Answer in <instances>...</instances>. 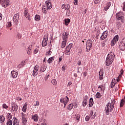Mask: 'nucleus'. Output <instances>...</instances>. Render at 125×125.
<instances>
[{
  "label": "nucleus",
  "instance_id": "1",
  "mask_svg": "<svg viewBox=\"0 0 125 125\" xmlns=\"http://www.w3.org/2000/svg\"><path fill=\"white\" fill-rule=\"evenodd\" d=\"M115 59V54L113 51H110V53L107 55L105 60V64L107 66H110Z\"/></svg>",
  "mask_w": 125,
  "mask_h": 125
},
{
  "label": "nucleus",
  "instance_id": "2",
  "mask_svg": "<svg viewBox=\"0 0 125 125\" xmlns=\"http://www.w3.org/2000/svg\"><path fill=\"white\" fill-rule=\"evenodd\" d=\"M113 109H114V106L111 105L110 103H108L105 108L106 115H109V112L113 111Z\"/></svg>",
  "mask_w": 125,
  "mask_h": 125
},
{
  "label": "nucleus",
  "instance_id": "3",
  "mask_svg": "<svg viewBox=\"0 0 125 125\" xmlns=\"http://www.w3.org/2000/svg\"><path fill=\"white\" fill-rule=\"evenodd\" d=\"M116 17L117 20L121 21L122 23L125 22V17L124 16V13L123 12H119L116 14Z\"/></svg>",
  "mask_w": 125,
  "mask_h": 125
},
{
  "label": "nucleus",
  "instance_id": "4",
  "mask_svg": "<svg viewBox=\"0 0 125 125\" xmlns=\"http://www.w3.org/2000/svg\"><path fill=\"white\" fill-rule=\"evenodd\" d=\"M92 40H88L86 42V50L87 52H89L90 51V49L92 47Z\"/></svg>",
  "mask_w": 125,
  "mask_h": 125
},
{
  "label": "nucleus",
  "instance_id": "5",
  "mask_svg": "<svg viewBox=\"0 0 125 125\" xmlns=\"http://www.w3.org/2000/svg\"><path fill=\"white\" fill-rule=\"evenodd\" d=\"M69 100V98H68L67 96H65L63 98L60 99V102L64 104L63 108L66 107V105H67V103H68Z\"/></svg>",
  "mask_w": 125,
  "mask_h": 125
},
{
  "label": "nucleus",
  "instance_id": "6",
  "mask_svg": "<svg viewBox=\"0 0 125 125\" xmlns=\"http://www.w3.org/2000/svg\"><path fill=\"white\" fill-rule=\"evenodd\" d=\"M0 4L3 7H7L9 5V0H0Z\"/></svg>",
  "mask_w": 125,
  "mask_h": 125
},
{
  "label": "nucleus",
  "instance_id": "7",
  "mask_svg": "<svg viewBox=\"0 0 125 125\" xmlns=\"http://www.w3.org/2000/svg\"><path fill=\"white\" fill-rule=\"evenodd\" d=\"M48 41V36L45 35L43 38V41L42 42V46H46L47 45V42Z\"/></svg>",
  "mask_w": 125,
  "mask_h": 125
},
{
  "label": "nucleus",
  "instance_id": "8",
  "mask_svg": "<svg viewBox=\"0 0 125 125\" xmlns=\"http://www.w3.org/2000/svg\"><path fill=\"white\" fill-rule=\"evenodd\" d=\"M18 110V105L14 102L11 103V112L16 111Z\"/></svg>",
  "mask_w": 125,
  "mask_h": 125
},
{
  "label": "nucleus",
  "instance_id": "9",
  "mask_svg": "<svg viewBox=\"0 0 125 125\" xmlns=\"http://www.w3.org/2000/svg\"><path fill=\"white\" fill-rule=\"evenodd\" d=\"M119 41V35H116L111 41V46H114V44L117 43V42Z\"/></svg>",
  "mask_w": 125,
  "mask_h": 125
},
{
  "label": "nucleus",
  "instance_id": "10",
  "mask_svg": "<svg viewBox=\"0 0 125 125\" xmlns=\"http://www.w3.org/2000/svg\"><path fill=\"white\" fill-rule=\"evenodd\" d=\"M21 115L22 124L23 125H25L27 123V115L23 112L21 113Z\"/></svg>",
  "mask_w": 125,
  "mask_h": 125
},
{
  "label": "nucleus",
  "instance_id": "11",
  "mask_svg": "<svg viewBox=\"0 0 125 125\" xmlns=\"http://www.w3.org/2000/svg\"><path fill=\"white\" fill-rule=\"evenodd\" d=\"M120 48L121 50H125V38L123 39V40L120 42L119 44Z\"/></svg>",
  "mask_w": 125,
  "mask_h": 125
},
{
  "label": "nucleus",
  "instance_id": "12",
  "mask_svg": "<svg viewBox=\"0 0 125 125\" xmlns=\"http://www.w3.org/2000/svg\"><path fill=\"white\" fill-rule=\"evenodd\" d=\"M65 10H66V16H70L71 15V11L70 10V5L67 4L65 5Z\"/></svg>",
  "mask_w": 125,
  "mask_h": 125
},
{
  "label": "nucleus",
  "instance_id": "13",
  "mask_svg": "<svg viewBox=\"0 0 125 125\" xmlns=\"http://www.w3.org/2000/svg\"><path fill=\"white\" fill-rule=\"evenodd\" d=\"M72 119H76L77 123H79L80 122V119H81V114H76L74 115H72L71 116Z\"/></svg>",
  "mask_w": 125,
  "mask_h": 125
},
{
  "label": "nucleus",
  "instance_id": "14",
  "mask_svg": "<svg viewBox=\"0 0 125 125\" xmlns=\"http://www.w3.org/2000/svg\"><path fill=\"white\" fill-rule=\"evenodd\" d=\"M19 21V13H17L14 15L13 17V21L16 24H18V21Z\"/></svg>",
  "mask_w": 125,
  "mask_h": 125
},
{
  "label": "nucleus",
  "instance_id": "15",
  "mask_svg": "<svg viewBox=\"0 0 125 125\" xmlns=\"http://www.w3.org/2000/svg\"><path fill=\"white\" fill-rule=\"evenodd\" d=\"M38 71H39V66L36 65L34 67V69L33 70V73L32 74L33 77H36V76L38 75V74L39 73L38 72Z\"/></svg>",
  "mask_w": 125,
  "mask_h": 125
},
{
  "label": "nucleus",
  "instance_id": "16",
  "mask_svg": "<svg viewBox=\"0 0 125 125\" xmlns=\"http://www.w3.org/2000/svg\"><path fill=\"white\" fill-rule=\"evenodd\" d=\"M107 37H108V31H105L103 32L100 39L101 40H102L103 41H104V40H105V39H106Z\"/></svg>",
  "mask_w": 125,
  "mask_h": 125
},
{
  "label": "nucleus",
  "instance_id": "17",
  "mask_svg": "<svg viewBox=\"0 0 125 125\" xmlns=\"http://www.w3.org/2000/svg\"><path fill=\"white\" fill-rule=\"evenodd\" d=\"M11 74L13 79H16V78H17V76H18V72L17 71H12Z\"/></svg>",
  "mask_w": 125,
  "mask_h": 125
},
{
  "label": "nucleus",
  "instance_id": "18",
  "mask_svg": "<svg viewBox=\"0 0 125 125\" xmlns=\"http://www.w3.org/2000/svg\"><path fill=\"white\" fill-rule=\"evenodd\" d=\"M99 75L100 76V80H103V75H104V71L103 69H101L99 71Z\"/></svg>",
  "mask_w": 125,
  "mask_h": 125
},
{
  "label": "nucleus",
  "instance_id": "19",
  "mask_svg": "<svg viewBox=\"0 0 125 125\" xmlns=\"http://www.w3.org/2000/svg\"><path fill=\"white\" fill-rule=\"evenodd\" d=\"M13 125H19V120L16 118L13 119Z\"/></svg>",
  "mask_w": 125,
  "mask_h": 125
},
{
  "label": "nucleus",
  "instance_id": "20",
  "mask_svg": "<svg viewBox=\"0 0 125 125\" xmlns=\"http://www.w3.org/2000/svg\"><path fill=\"white\" fill-rule=\"evenodd\" d=\"M68 35L69 34H68V33H67L65 32L62 33V38L63 39V41H67V38H68Z\"/></svg>",
  "mask_w": 125,
  "mask_h": 125
},
{
  "label": "nucleus",
  "instance_id": "21",
  "mask_svg": "<svg viewBox=\"0 0 125 125\" xmlns=\"http://www.w3.org/2000/svg\"><path fill=\"white\" fill-rule=\"evenodd\" d=\"M117 83V82H116V79H113L112 80L111 84L110 85L111 88H114L115 85Z\"/></svg>",
  "mask_w": 125,
  "mask_h": 125
},
{
  "label": "nucleus",
  "instance_id": "22",
  "mask_svg": "<svg viewBox=\"0 0 125 125\" xmlns=\"http://www.w3.org/2000/svg\"><path fill=\"white\" fill-rule=\"evenodd\" d=\"M32 119L34 121V122H38L39 121V116L38 114H35L32 116Z\"/></svg>",
  "mask_w": 125,
  "mask_h": 125
},
{
  "label": "nucleus",
  "instance_id": "23",
  "mask_svg": "<svg viewBox=\"0 0 125 125\" xmlns=\"http://www.w3.org/2000/svg\"><path fill=\"white\" fill-rule=\"evenodd\" d=\"M45 3L46 4V6L47 9H51V8H52V5H51V3L48 2V1H46L45 2Z\"/></svg>",
  "mask_w": 125,
  "mask_h": 125
},
{
  "label": "nucleus",
  "instance_id": "24",
  "mask_svg": "<svg viewBox=\"0 0 125 125\" xmlns=\"http://www.w3.org/2000/svg\"><path fill=\"white\" fill-rule=\"evenodd\" d=\"M72 50L71 49V48H68V47H66L65 51V54H66V55H70V51Z\"/></svg>",
  "mask_w": 125,
  "mask_h": 125
},
{
  "label": "nucleus",
  "instance_id": "25",
  "mask_svg": "<svg viewBox=\"0 0 125 125\" xmlns=\"http://www.w3.org/2000/svg\"><path fill=\"white\" fill-rule=\"evenodd\" d=\"M27 106H28V103H25L22 109V111L24 112V113H26V111H27Z\"/></svg>",
  "mask_w": 125,
  "mask_h": 125
},
{
  "label": "nucleus",
  "instance_id": "26",
  "mask_svg": "<svg viewBox=\"0 0 125 125\" xmlns=\"http://www.w3.org/2000/svg\"><path fill=\"white\" fill-rule=\"evenodd\" d=\"M94 103L93 102V99L92 98H90L89 100V107H92V106H93Z\"/></svg>",
  "mask_w": 125,
  "mask_h": 125
},
{
  "label": "nucleus",
  "instance_id": "27",
  "mask_svg": "<svg viewBox=\"0 0 125 125\" xmlns=\"http://www.w3.org/2000/svg\"><path fill=\"white\" fill-rule=\"evenodd\" d=\"M53 60H54V57H52L48 59L47 62L49 64H51Z\"/></svg>",
  "mask_w": 125,
  "mask_h": 125
},
{
  "label": "nucleus",
  "instance_id": "28",
  "mask_svg": "<svg viewBox=\"0 0 125 125\" xmlns=\"http://www.w3.org/2000/svg\"><path fill=\"white\" fill-rule=\"evenodd\" d=\"M73 107H74V104H70L67 106V110H69V111H71V110H72V109H73Z\"/></svg>",
  "mask_w": 125,
  "mask_h": 125
},
{
  "label": "nucleus",
  "instance_id": "29",
  "mask_svg": "<svg viewBox=\"0 0 125 125\" xmlns=\"http://www.w3.org/2000/svg\"><path fill=\"white\" fill-rule=\"evenodd\" d=\"M67 43V41L63 40L62 42V48H64L66 46V44Z\"/></svg>",
  "mask_w": 125,
  "mask_h": 125
},
{
  "label": "nucleus",
  "instance_id": "30",
  "mask_svg": "<svg viewBox=\"0 0 125 125\" xmlns=\"http://www.w3.org/2000/svg\"><path fill=\"white\" fill-rule=\"evenodd\" d=\"M47 7L46 6H43V7L42 8V10L44 13H46L47 12Z\"/></svg>",
  "mask_w": 125,
  "mask_h": 125
},
{
  "label": "nucleus",
  "instance_id": "31",
  "mask_svg": "<svg viewBox=\"0 0 125 125\" xmlns=\"http://www.w3.org/2000/svg\"><path fill=\"white\" fill-rule=\"evenodd\" d=\"M5 120V117H4L3 115L0 116V122H1V123H4Z\"/></svg>",
  "mask_w": 125,
  "mask_h": 125
},
{
  "label": "nucleus",
  "instance_id": "32",
  "mask_svg": "<svg viewBox=\"0 0 125 125\" xmlns=\"http://www.w3.org/2000/svg\"><path fill=\"white\" fill-rule=\"evenodd\" d=\"M6 119L7 120H10L11 119H12V115H11V113H8Z\"/></svg>",
  "mask_w": 125,
  "mask_h": 125
},
{
  "label": "nucleus",
  "instance_id": "33",
  "mask_svg": "<svg viewBox=\"0 0 125 125\" xmlns=\"http://www.w3.org/2000/svg\"><path fill=\"white\" fill-rule=\"evenodd\" d=\"M64 22H65V24L66 26H68V25H69V23H70V22H71V20H70L69 19H65L64 20Z\"/></svg>",
  "mask_w": 125,
  "mask_h": 125
},
{
  "label": "nucleus",
  "instance_id": "34",
  "mask_svg": "<svg viewBox=\"0 0 125 125\" xmlns=\"http://www.w3.org/2000/svg\"><path fill=\"white\" fill-rule=\"evenodd\" d=\"M125 100L124 99H122L121 101L120 102V107H123L124 105H125Z\"/></svg>",
  "mask_w": 125,
  "mask_h": 125
},
{
  "label": "nucleus",
  "instance_id": "35",
  "mask_svg": "<svg viewBox=\"0 0 125 125\" xmlns=\"http://www.w3.org/2000/svg\"><path fill=\"white\" fill-rule=\"evenodd\" d=\"M45 70H46V68H45V65L42 66L40 70V73H43V72H44Z\"/></svg>",
  "mask_w": 125,
  "mask_h": 125
},
{
  "label": "nucleus",
  "instance_id": "36",
  "mask_svg": "<svg viewBox=\"0 0 125 125\" xmlns=\"http://www.w3.org/2000/svg\"><path fill=\"white\" fill-rule=\"evenodd\" d=\"M87 104V100L84 99L83 102V107H85V106H86Z\"/></svg>",
  "mask_w": 125,
  "mask_h": 125
},
{
  "label": "nucleus",
  "instance_id": "37",
  "mask_svg": "<svg viewBox=\"0 0 125 125\" xmlns=\"http://www.w3.org/2000/svg\"><path fill=\"white\" fill-rule=\"evenodd\" d=\"M36 21H40L41 20V17L39 15H36L35 16Z\"/></svg>",
  "mask_w": 125,
  "mask_h": 125
},
{
  "label": "nucleus",
  "instance_id": "38",
  "mask_svg": "<svg viewBox=\"0 0 125 125\" xmlns=\"http://www.w3.org/2000/svg\"><path fill=\"white\" fill-rule=\"evenodd\" d=\"M32 52V49L31 48V46H29L28 48L27 49V54H31Z\"/></svg>",
  "mask_w": 125,
  "mask_h": 125
},
{
  "label": "nucleus",
  "instance_id": "39",
  "mask_svg": "<svg viewBox=\"0 0 125 125\" xmlns=\"http://www.w3.org/2000/svg\"><path fill=\"white\" fill-rule=\"evenodd\" d=\"M116 27H117V28H121V27H122V23H121V22H116Z\"/></svg>",
  "mask_w": 125,
  "mask_h": 125
},
{
  "label": "nucleus",
  "instance_id": "40",
  "mask_svg": "<svg viewBox=\"0 0 125 125\" xmlns=\"http://www.w3.org/2000/svg\"><path fill=\"white\" fill-rule=\"evenodd\" d=\"M90 116V117H92V119H94V118H95L96 116L95 114H94L93 111H91Z\"/></svg>",
  "mask_w": 125,
  "mask_h": 125
},
{
  "label": "nucleus",
  "instance_id": "41",
  "mask_svg": "<svg viewBox=\"0 0 125 125\" xmlns=\"http://www.w3.org/2000/svg\"><path fill=\"white\" fill-rule=\"evenodd\" d=\"M104 88V86H103V85H101L98 86L99 91H101L103 90Z\"/></svg>",
  "mask_w": 125,
  "mask_h": 125
},
{
  "label": "nucleus",
  "instance_id": "42",
  "mask_svg": "<svg viewBox=\"0 0 125 125\" xmlns=\"http://www.w3.org/2000/svg\"><path fill=\"white\" fill-rule=\"evenodd\" d=\"M96 98H100L102 95H101V93L100 92H97L95 95Z\"/></svg>",
  "mask_w": 125,
  "mask_h": 125
},
{
  "label": "nucleus",
  "instance_id": "43",
  "mask_svg": "<svg viewBox=\"0 0 125 125\" xmlns=\"http://www.w3.org/2000/svg\"><path fill=\"white\" fill-rule=\"evenodd\" d=\"M52 83L54 85H56V84H57V81H56V80H55V79H53L52 80Z\"/></svg>",
  "mask_w": 125,
  "mask_h": 125
},
{
  "label": "nucleus",
  "instance_id": "44",
  "mask_svg": "<svg viewBox=\"0 0 125 125\" xmlns=\"http://www.w3.org/2000/svg\"><path fill=\"white\" fill-rule=\"evenodd\" d=\"M12 25V24H11V22H8L6 24V27L7 28H10V27H11Z\"/></svg>",
  "mask_w": 125,
  "mask_h": 125
},
{
  "label": "nucleus",
  "instance_id": "45",
  "mask_svg": "<svg viewBox=\"0 0 125 125\" xmlns=\"http://www.w3.org/2000/svg\"><path fill=\"white\" fill-rule=\"evenodd\" d=\"M25 65V64H22V63H21V64H19L18 65V69H21V68H22V67H23V66H24Z\"/></svg>",
  "mask_w": 125,
  "mask_h": 125
},
{
  "label": "nucleus",
  "instance_id": "46",
  "mask_svg": "<svg viewBox=\"0 0 125 125\" xmlns=\"http://www.w3.org/2000/svg\"><path fill=\"white\" fill-rule=\"evenodd\" d=\"M6 124L7 125H12V120H8Z\"/></svg>",
  "mask_w": 125,
  "mask_h": 125
},
{
  "label": "nucleus",
  "instance_id": "47",
  "mask_svg": "<svg viewBox=\"0 0 125 125\" xmlns=\"http://www.w3.org/2000/svg\"><path fill=\"white\" fill-rule=\"evenodd\" d=\"M90 119V117H89V115H87L85 118V120L86 122H88Z\"/></svg>",
  "mask_w": 125,
  "mask_h": 125
},
{
  "label": "nucleus",
  "instance_id": "48",
  "mask_svg": "<svg viewBox=\"0 0 125 125\" xmlns=\"http://www.w3.org/2000/svg\"><path fill=\"white\" fill-rule=\"evenodd\" d=\"M24 16L26 18H27L28 20H30V14H29V13H27Z\"/></svg>",
  "mask_w": 125,
  "mask_h": 125
},
{
  "label": "nucleus",
  "instance_id": "49",
  "mask_svg": "<svg viewBox=\"0 0 125 125\" xmlns=\"http://www.w3.org/2000/svg\"><path fill=\"white\" fill-rule=\"evenodd\" d=\"M29 13V11H28V9L25 8L24 10V14L26 15V14Z\"/></svg>",
  "mask_w": 125,
  "mask_h": 125
},
{
  "label": "nucleus",
  "instance_id": "50",
  "mask_svg": "<svg viewBox=\"0 0 125 125\" xmlns=\"http://www.w3.org/2000/svg\"><path fill=\"white\" fill-rule=\"evenodd\" d=\"M17 38H18L19 39H21V38H22V35H21L20 33H18L17 35Z\"/></svg>",
  "mask_w": 125,
  "mask_h": 125
},
{
  "label": "nucleus",
  "instance_id": "51",
  "mask_svg": "<svg viewBox=\"0 0 125 125\" xmlns=\"http://www.w3.org/2000/svg\"><path fill=\"white\" fill-rule=\"evenodd\" d=\"M73 43H70L67 46V47L70 48V49H71L72 50V49H73Z\"/></svg>",
  "mask_w": 125,
  "mask_h": 125
},
{
  "label": "nucleus",
  "instance_id": "52",
  "mask_svg": "<svg viewBox=\"0 0 125 125\" xmlns=\"http://www.w3.org/2000/svg\"><path fill=\"white\" fill-rule=\"evenodd\" d=\"M101 1V0H95L94 3H95L96 4H98L100 3Z\"/></svg>",
  "mask_w": 125,
  "mask_h": 125
},
{
  "label": "nucleus",
  "instance_id": "53",
  "mask_svg": "<svg viewBox=\"0 0 125 125\" xmlns=\"http://www.w3.org/2000/svg\"><path fill=\"white\" fill-rule=\"evenodd\" d=\"M2 107L4 108V109H7L8 108V106H7L6 105V104H3L2 105Z\"/></svg>",
  "mask_w": 125,
  "mask_h": 125
},
{
  "label": "nucleus",
  "instance_id": "54",
  "mask_svg": "<svg viewBox=\"0 0 125 125\" xmlns=\"http://www.w3.org/2000/svg\"><path fill=\"white\" fill-rule=\"evenodd\" d=\"M111 4H112V3L111 2H107L106 3V6L109 8H110V7L111 6Z\"/></svg>",
  "mask_w": 125,
  "mask_h": 125
},
{
  "label": "nucleus",
  "instance_id": "55",
  "mask_svg": "<svg viewBox=\"0 0 125 125\" xmlns=\"http://www.w3.org/2000/svg\"><path fill=\"white\" fill-rule=\"evenodd\" d=\"M111 106H114L115 105V100H111Z\"/></svg>",
  "mask_w": 125,
  "mask_h": 125
},
{
  "label": "nucleus",
  "instance_id": "56",
  "mask_svg": "<svg viewBox=\"0 0 125 125\" xmlns=\"http://www.w3.org/2000/svg\"><path fill=\"white\" fill-rule=\"evenodd\" d=\"M79 1V0H74V4L75 5H78V2Z\"/></svg>",
  "mask_w": 125,
  "mask_h": 125
},
{
  "label": "nucleus",
  "instance_id": "57",
  "mask_svg": "<svg viewBox=\"0 0 125 125\" xmlns=\"http://www.w3.org/2000/svg\"><path fill=\"white\" fill-rule=\"evenodd\" d=\"M61 8L62 9H64V8H65V10H66V5H65V4H62V7H61Z\"/></svg>",
  "mask_w": 125,
  "mask_h": 125
},
{
  "label": "nucleus",
  "instance_id": "58",
  "mask_svg": "<svg viewBox=\"0 0 125 125\" xmlns=\"http://www.w3.org/2000/svg\"><path fill=\"white\" fill-rule=\"evenodd\" d=\"M66 65H63V66L62 68V71H65V70H66Z\"/></svg>",
  "mask_w": 125,
  "mask_h": 125
},
{
  "label": "nucleus",
  "instance_id": "59",
  "mask_svg": "<svg viewBox=\"0 0 125 125\" xmlns=\"http://www.w3.org/2000/svg\"><path fill=\"white\" fill-rule=\"evenodd\" d=\"M34 54H37V52H39V49L38 48H36L35 50H34Z\"/></svg>",
  "mask_w": 125,
  "mask_h": 125
},
{
  "label": "nucleus",
  "instance_id": "60",
  "mask_svg": "<svg viewBox=\"0 0 125 125\" xmlns=\"http://www.w3.org/2000/svg\"><path fill=\"white\" fill-rule=\"evenodd\" d=\"M52 52L51 51L49 50L48 52L46 53V55H51Z\"/></svg>",
  "mask_w": 125,
  "mask_h": 125
},
{
  "label": "nucleus",
  "instance_id": "61",
  "mask_svg": "<svg viewBox=\"0 0 125 125\" xmlns=\"http://www.w3.org/2000/svg\"><path fill=\"white\" fill-rule=\"evenodd\" d=\"M123 9L124 11H125V2L123 3Z\"/></svg>",
  "mask_w": 125,
  "mask_h": 125
},
{
  "label": "nucleus",
  "instance_id": "62",
  "mask_svg": "<svg viewBox=\"0 0 125 125\" xmlns=\"http://www.w3.org/2000/svg\"><path fill=\"white\" fill-rule=\"evenodd\" d=\"M39 103L38 101L36 102V104H34V106H39Z\"/></svg>",
  "mask_w": 125,
  "mask_h": 125
},
{
  "label": "nucleus",
  "instance_id": "63",
  "mask_svg": "<svg viewBox=\"0 0 125 125\" xmlns=\"http://www.w3.org/2000/svg\"><path fill=\"white\" fill-rule=\"evenodd\" d=\"M108 8H109L107 6H106L104 7V10H105V11H107L108 10Z\"/></svg>",
  "mask_w": 125,
  "mask_h": 125
},
{
  "label": "nucleus",
  "instance_id": "64",
  "mask_svg": "<svg viewBox=\"0 0 125 125\" xmlns=\"http://www.w3.org/2000/svg\"><path fill=\"white\" fill-rule=\"evenodd\" d=\"M16 100H18L19 101H21V100H22V98H19V97H17Z\"/></svg>",
  "mask_w": 125,
  "mask_h": 125
}]
</instances>
